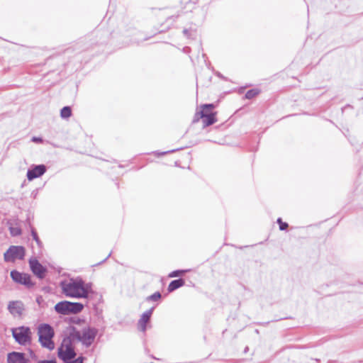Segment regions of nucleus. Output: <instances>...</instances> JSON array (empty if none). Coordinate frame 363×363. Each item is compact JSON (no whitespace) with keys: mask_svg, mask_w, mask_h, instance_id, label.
Wrapping results in <instances>:
<instances>
[{"mask_svg":"<svg viewBox=\"0 0 363 363\" xmlns=\"http://www.w3.org/2000/svg\"><path fill=\"white\" fill-rule=\"evenodd\" d=\"M11 277L12 279L16 283L21 284L28 286L33 285V283L30 280V277L28 274L21 273L18 271L13 270L11 272Z\"/></svg>","mask_w":363,"mask_h":363,"instance_id":"8","label":"nucleus"},{"mask_svg":"<svg viewBox=\"0 0 363 363\" xmlns=\"http://www.w3.org/2000/svg\"><path fill=\"white\" fill-rule=\"evenodd\" d=\"M31 140L33 142V143H40L43 142V139L41 138H39V137H33Z\"/></svg>","mask_w":363,"mask_h":363,"instance_id":"25","label":"nucleus"},{"mask_svg":"<svg viewBox=\"0 0 363 363\" xmlns=\"http://www.w3.org/2000/svg\"><path fill=\"white\" fill-rule=\"evenodd\" d=\"M154 308L155 307H152L142 314L138 320V329L140 331L145 332L146 330V325L150 321Z\"/></svg>","mask_w":363,"mask_h":363,"instance_id":"12","label":"nucleus"},{"mask_svg":"<svg viewBox=\"0 0 363 363\" xmlns=\"http://www.w3.org/2000/svg\"><path fill=\"white\" fill-rule=\"evenodd\" d=\"M161 298V294L160 292H155L151 296H149L146 298L147 301H157Z\"/></svg>","mask_w":363,"mask_h":363,"instance_id":"20","label":"nucleus"},{"mask_svg":"<svg viewBox=\"0 0 363 363\" xmlns=\"http://www.w3.org/2000/svg\"><path fill=\"white\" fill-rule=\"evenodd\" d=\"M84 306L80 303H73L67 301L59 302L55 306L56 312L62 315L77 314L81 312Z\"/></svg>","mask_w":363,"mask_h":363,"instance_id":"5","label":"nucleus"},{"mask_svg":"<svg viewBox=\"0 0 363 363\" xmlns=\"http://www.w3.org/2000/svg\"><path fill=\"white\" fill-rule=\"evenodd\" d=\"M277 223L279 224V229L281 230H284L288 227V224L286 223H283L281 218H278Z\"/></svg>","mask_w":363,"mask_h":363,"instance_id":"23","label":"nucleus"},{"mask_svg":"<svg viewBox=\"0 0 363 363\" xmlns=\"http://www.w3.org/2000/svg\"><path fill=\"white\" fill-rule=\"evenodd\" d=\"M46 171L45 166L43 164L36 165L33 169L27 172V178L31 181L37 177L42 176Z\"/></svg>","mask_w":363,"mask_h":363,"instance_id":"11","label":"nucleus"},{"mask_svg":"<svg viewBox=\"0 0 363 363\" xmlns=\"http://www.w3.org/2000/svg\"><path fill=\"white\" fill-rule=\"evenodd\" d=\"M72 111L69 106H65L62 108L60 116L63 118H67L71 116Z\"/></svg>","mask_w":363,"mask_h":363,"instance_id":"17","label":"nucleus"},{"mask_svg":"<svg viewBox=\"0 0 363 363\" xmlns=\"http://www.w3.org/2000/svg\"><path fill=\"white\" fill-rule=\"evenodd\" d=\"M73 341L74 339L69 334V336L63 339L62 344L58 349V357L65 363H68V362L76 356L73 346Z\"/></svg>","mask_w":363,"mask_h":363,"instance_id":"4","label":"nucleus"},{"mask_svg":"<svg viewBox=\"0 0 363 363\" xmlns=\"http://www.w3.org/2000/svg\"><path fill=\"white\" fill-rule=\"evenodd\" d=\"M188 270H176V271H173L172 272H171L169 275V277H179L180 275H182V274H184V272H187Z\"/></svg>","mask_w":363,"mask_h":363,"instance_id":"21","label":"nucleus"},{"mask_svg":"<svg viewBox=\"0 0 363 363\" xmlns=\"http://www.w3.org/2000/svg\"><path fill=\"white\" fill-rule=\"evenodd\" d=\"M38 334L39 336V342L43 347L49 350H52L55 348V344L52 341L54 330L50 325H40L38 328Z\"/></svg>","mask_w":363,"mask_h":363,"instance_id":"3","label":"nucleus"},{"mask_svg":"<svg viewBox=\"0 0 363 363\" xmlns=\"http://www.w3.org/2000/svg\"><path fill=\"white\" fill-rule=\"evenodd\" d=\"M40 363H56V362L53 360H44V361H41Z\"/></svg>","mask_w":363,"mask_h":363,"instance_id":"27","label":"nucleus"},{"mask_svg":"<svg viewBox=\"0 0 363 363\" xmlns=\"http://www.w3.org/2000/svg\"><path fill=\"white\" fill-rule=\"evenodd\" d=\"M25 256V249L22 246H11L4 253L6 262H14L16 259H23Z\"/></svg>","mask_w":363,"mask_h":363,"instance_id":"7","label":"nucleus"},{"mask_svg":"<svg viewBox=\"0 0 363 363\" xmlns=\"http://www.w3.org/2000/svg\"><path fill=\"white\" fill-rule=\"evenodd\" d=\"M8 363H26L24 354L13 352L8 354Z\"/></svg>","mask_w":363,"mask_h":363,"instance_id":"13","label":"nucleus"},{"mask_svg":"<svg viewBox=\"0 0 363 363\" xmlns=\"http://www.w3.org/2000/svg\"><path fill=\"white\" fill-rule=\"evenodd\" d=\"M259 94V91L257 89H251L247 91L245 94L246 99H251Z\"/></svg>","mask_w":363,"mask_h":363,"instance_id":"18","label":"nucleus"},{"mask_svg":"<svg viewBox=\"0 0 363 363\" xmlns=\"http://www.w3.org/2000/svg\"><path fill=\"white\" fill-rule=\"evenodd\" d=\"M61 287L66 296L76 298H87L91 291V285L85 284L80 279L62 281Z\"/></svg>","mask_w":363,"mask_h":363,"instance_id":"1","label":"nucleus"},{"mask_svg":"<svg viewBox=\"0 0 363 363\" xmlns=\"http://www.w3.org/2000/svg\"><path fill=\"white\" fill-rule=\"evenodd\" d=\"M200 118H201L200 117V111H197V112L195 113V116H194V117L193 122H194V123L198 122V121H199V120Z\"/></svg>","mask_w":363,"mask_h":363,"instance_id":"24","label":"nucleus"},{"mask_svg":"<svg viewBox=\"0 0 363 363\" xmlns=\"http://www.w3.org/2000/svg\"><path fill=\"white\" fill-rule=\"evenodd\" d=\"M8 309L13 316L20 317L24 311V306L18 301H11L8 305Z\"/></svg>","mask_w":363,"mask_h":363,"instance_id":"10","label":"nucleus"},{"mask_svg":"<svg viewBox=\"0 0 363 363\" xmlns=\"http://www.w3.org/2000/svg\"><path fill=\"white\" fill-rule=\"evenodd\" d=\"M12 335L19 345H26L31 342L32 333L30 328L20 326L11 329Z\"/></svg>","mask_w":363,"mask_h":363,"instance_id":"6","label":"nucleus"},{"mask_svg":"<svg viewBox=\"0 0 363 363\" xmlns=\"http://www.w3.org/2000/svg\"><path fill=\"white\" fill-rule=\"evenodd\" d=\"M213 108V104H204L201 106V110L200 111V116H201V113H203L204 115L206 114L210 115L211 114V110Z\"/></svg>","mask_w":363,"mask_h":363,"instance_id":"16","label":"nucleus"},{"mask_svg":"<svg viewBox=\"0 0 363 363\" xmlns=\"http://www.w3.org/2000/svg\"><path fill=\"white\" fill-rule=\"evenodd\" d=\"M201 118L203 124V127L209 126L216 122V113H211L206 115L201 113Z\"/></svg>","mask_w":363,"mask_h":363,"instance_id":"14","label":"nucleus"},{"mask_svg":"<svg viewBox=\"0 0 363 363\" xmlns=\"http://www.w3.org/2000/svg\"><path fill=\"white\" fill-rule=\"evenodd\" d=\"M96 334L97 330L94 328L90 327L84 328L80 331L73 328L72 332L70 333L74 340H77L81 342L86 347H89L93 343Z\"/></svg>","mask_w":363,"mask_h":363,"instance_id":"2","label":"nucleus"},{"mask_svg":"<svg viewBox=\"0 0 363 363\" xmlns=\"http://www.w3.org/2000/svg\"><path fill=\"white\" fill-rule=\"evenodd\" d=\"M184 284V281L182 279L174 280L170 282V284L168 286V291H173L176 290L177 289L182 286Z\"/></svg>","mask_w":363,"mask_h":363,"instance_id":"15","label":"nucleus"},{"mask_svg":"<svg viewBox=\"0 0 363 363\" xmlns=\"http://www.w3.org/2000/svg\"><path fill=\"white\" fill-rule=\"evenodd\" d=\"M83 360H84V358L80 357H78L77 359L72 361L71 362H68V363H83Z\"/></svg>","mask_w":363,"mask_h":363,"instance_id":"26","label":"nucleus"},{"mask_svg":"<svg viewBox=\"0 0 363 363\" xmlns=\"http://www.w3.org/2000/svg\"><path fill=\"white\" fill-rule=\"evenodd\" d=\"M31 235L33 238V240L36 242V243L40 246L41 245V242L37 235V233L35 231L34 229H32L31 230Z\"/></svg>","mask_w":363,"mask_h":363,"instance_id":"22","label":"nucleus"},{"mask_svg":"<svg viewBox=\"0 0 363 363\" xmlns=\"http://www.w3.org/2000/svg\"><path fill=\"white\" fill-rule=\"evenodd\" d=\"M29 264L30 269L38 277L42 279L45 277L46 269L35 258L30 259Z\"/></svg>","mask_w":363,"mask_h":363,"instance_id":"9","label":"nucleus"},{"mask_svg":"<svg viewBox=\"0 0 363 363\" xmlns=\"http://www.w3.org/2000/svg\"><path fill=\"white\" fill-rule=\"evenodd\" d=\"M9 231L12 236H17L21 234V230L18 227H9Z\"/></svg>","mask_w":363,"mask_h":363,"instance_id":"19","label":"nucleus"}]
</instances>
